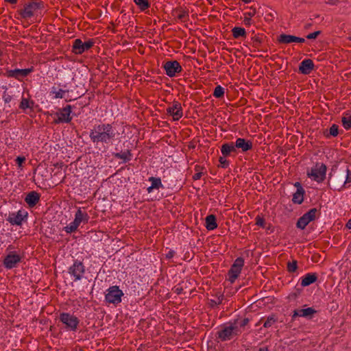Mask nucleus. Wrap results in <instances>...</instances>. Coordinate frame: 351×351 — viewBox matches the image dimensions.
Listing matches in <instances>:
<instances>
[{"instance_id": "6e6d98bb", "label": "nucleus", "mask_w": 351, "mask_h": 351, "mask_svg": "<svg viewBox=\"0 0 351 351\" xmlns=\"http://www.w3.org/2000/svg\"><path fill=\"white\" fill-rule=\"evenodd\" d=\"M249 322V319L247 318H245L243 321H242V323L241 324V326H245V325H247Z\"/></svg>"}, {"instance_id": "cd10ccee", "label": "nucleus", "mask_w": 351, "mask_h": 351, "mask_svg": "<svg viewBox=\"0 0 351 351\" xmlns=\"http://www.w3.org/2000/svg\"><path fill=\"white\" fill-rule=\"evenodd\" d=\"M305 191H296L295 193H293L292 197V202L293 204H301L304 201Z\"/></svg>"}, {"instance_id": "f3484780", "label": "nucleus", "mask_w": 351, "mask_h": 351, "mask_svg": "<svg viewBox=\"0 0 351 351\" xmlns=\"http://www.w3.org/2000/svg\"><path fill=\"white\" fill-rule=\"evenodd\" d=\"M21 261V256L16 252H11L4 258L3 264L6 269H11L15 267Z\"/></svg>"}, {"instance_id": "f8f14e48", "label": "nucleus", "mask_w": 351, "mask_h": 351, "mask_svg": "<svg viewBox=\"0 0 351 351\" xmlns=\"http://www.w3.org/2000/svg\"><path fill=\"white\" fill-rule=\"evenodd\" d=\"M317 213V210L315 208L310 209L298 219L296 223V227L304 230L310 222L315 219Z\"/></svg>"}, {"instance_id": "8fccbe9b", "label": "nucleus", "mask_w": 351, "mask_h": 351, "mask_svg": "<svg viewBox=\"0 0 351 351\" xmlns=\"http://www.w3.org/2000/svg\"><path fill=\"white\" fill-rule=\"evenodd\" d=\"M321 34V31H315L314 32L310 33L306 36L307 39H315L319 34Z\"/></svg>"}, {"instance_id": "bb28decb", "label": "nucleus", "mask_w": 351, "mask_h": 351, "mask_svg": "<svg viewBox=\"0 0 351 351\" xmlns=\"http://www.w3.org/2000/svg\"><path fill=\"white\" fill-rule=\"evenodd\" d=\"M232 34L234 38H239L240 37L246 38L247 34L244 28L241 27H234L232 29Z\"/></svg>"}, {"instance_id": "79ce46f5", "label": "nucleus", "mask_w": 351, "mask_h": 351, "mask_svg": "<svg viewBox=\"0 0 351 351\" xmlns=\"http://www.w3.org/2000/svg\"><path fill=\"white\" fill-rule=\"evenodd\" d=\"M252 45L256 48H258L262 43L263 39L258 35H255L252 38Z\"/></svg>"}, {"instance_id": "4c0bfd02", "label": "nucleus", "mask_w": 351, "mask_h": 351, "mask_svg": "<svg viewBox=\"0 0 351 351\" xmlns=\"http://www.w3.org/2000/svg\"><path fill=\"white\" fill-rule=\"evenodd\" d=\"M79 226H80L76 223V221L73 220V221L65 226L64 230L66 233H72L75 232Z\"/></svg>"}, {"instance_id": "58836bf2", "label": "nucleus", "mask_w": 351, "mask_h": 351, "mask_svg": "<svg viewBox=\"0 0 351 351\" xmlns=\"http://www.w3.org/2000/svg\"><path fill=\"white\" fill-rule=\"evenodd\" d=\"M339 134V126L336 124H332L329 129V134H325L326 138H329L330 136H337Z\"/></svg>"}, {"instance_id": "c85d7f7f", "label": "nucleus", "mask_w": 351, "mask_h": 351, "mask_svg": "<svg viewBox=\"0 0 351 351\" xmlns=\"http://www.w3.org/2000/svg\"><path fill=\"white\" fill-rule=\"evenodd\" d=\"M115 158L123 160L125 162L130 161L132 159L131 151L128 149L125 152L116 153Z\"/></svg>"}, {"instance_id": "7c9ffc66", "label": "nucleus", "mask_w": 351, "mask_h": 351, "mask_svg": "<svg viewBox=\"0 0 351 351\" xmlns=\"http://www.w3.org/2000/svg\"><path fill=\"white\" fill-rule=\"evenodd\" d=\"M204 169V167L203 166L199 165H196L194 168L195 173L192 177L193 180H199L204 174V172H203Z\"/></svg>"}, {"instance_id": "dca6fc26", "label": "nucleus", "mask_w": 351, "mask_h": 351, "mask_svg": "<svg viewBox=\"0 0 351 351\" xmlns=\"http://www.w3.org/2000/svg\"><path fill=\"white\" fill-rule=\"evenodd\" d=\"M27 212L24 210L10 213L7 221L12 225L21 226L24 219L27 217Z\"/></svg>"}, {"instance_id": "6ab92c4d", "label": "nucleus", "mask_w": 351, "mask_h": 351, "mask_svg": "<svg viewBox=\"0 0 351 351\" xmlns=\"http://www.w3.org/2000/svg\"><path fill=\"white\" fill-rule=\"evenodd\" d=\"M40 194L34 191L28 193L25 197V202L29 208L34 207L40 201Z\"/></svg>"}, {"instance_id": "b1692460", "label": "nucleus", "mask_w": 351, "mask_h": 351, "mask_svg": "<svg viewBox=\"0 0 351 351\" xmlns=\"http://www.w3.org/2000/svg\"><path fill=\"white\" fill-rule=\"evenodd\" d=\"M206 228L208 230H213L217 228L216 217L214 215H209L205 219Z\"/></svg>"}, {"instance_id": "2f4dec72", "label": "nucleus", "mask_w": 351, "mask_h": 351, "mask_svg": "<svg viewBox=\"0 0 351 351\" xmlns=\"http://www.w3.org/2000/svg\"><path fill=\"white\" fill-rule=\"evenodd\" d=\"M148 180L152 182V187H154L155 189L164 188V186L162 184L161 179L160 178L149 177Z\"/></svg>"}, {"instance_id": "13d9d810", "label": "nucleus", "mask_w": 351, "mask_h": 351, "mask_svg": "<svg viewBox=\"0 0 351 351\" xmlns=\"http://www.w3.org/2000/svg\"><path fill=\"white\" fill-rule=\"evenodd\" d=\"M346 227L350 230L351 229V218L348 221V222L346 224Z\"/></svg>"}, {"instance_id": "c9c22d12", "label": "nucleus", "mask_w": 351, "mask_h": 351, "mask_svg": "<svg viewBox=\"0 0 351 351\" xmlns=\"http://www.w3.org/2000/svg\"><path fill=\"white\" fill-rule=\"evenodd\" d=\"M278 319L275 314L270 315L263 324L264 328H269L277 322Z\"/></svg>"}, {"instance_id": "473e14b6", "label": "nucleus", "mask_w": 351, "mask_h": 351, "mask_svg": "<svg viewBox=\"0 0 351 351\" xmlns=\"http://www.w3.org/2000/svg\"><path fill=\"white\" fill-rule=\"evenodd\" d=\"M293 35L282 34L278 38V41L282 44H289L293 43Z\"/></svg>"}, {"instance_id": "ea45409f", "label": "nucleus", "mask_w": 351, "mask_h": 351, "mask_svg": "<svg viewBox=\"0 0 351 351\" xmlns=\"http://www.w3.org/2000/svg\"><path fill=\"white\" fill-rule=\"evenodd\" d=\"M213 95L216 98L223 97L224 95V88L220 85L217 86L214 89Z\"/></svg>"}, {"instance_id": "39448f33", "label": "nucleus", "mask_w": 351, "mask_h": 351, "mask_svg": "<svg viewBox=\"0 0 351 351\" xmlns=\"http://www.w3.org/2000/svg\"><path fill=\"white\" fill-rule=\"evenodd\" d=\"M59 320L64 325V328L66 330L74 332L77 330L80 319L75 315L69 313H61L59 316Z\"/></svg>"}, {"instance_id": "a878e982", "label": "nucleus", "mask_w": 351, "mask_h": 351, "mask_svg": "<svg viewBox=\"0 0 351 351\" xmlns=\"http://www.w3.org/2000/svg\"><path fill=\"white\" fill-rule=\"evenodd\" d=\"M34 102L29 97H25L23 95H22L21 101L19 105V108L23 110H25L27 108H32L34 106Z\"/></svg>"}, {"instance_id": "e433bc0d", "label": "nucleus", "mask_w": 351, "mask_h": 351, "mask_svg": "<svg viewBox=\"0 0 351 351\" xmlns=\"http://www.w3.org/2000/svg\"><path fill=\"white\" fill-rule=\"evenodd\" d=\"M342 125L346 130L351 128V115L346 114L341 118Z\"/></svg>"}, {"instance_id": "603ef678", "label": "nucleus", "mask_w": 351, "mask_h": 351, "mask_svg": "<svg viewBox=\"0 0 351 351\" xmlns=\"http://www.w3.org/2000/svg\"><path fill=\"white\" fill-rule=\"evenodd\" d=\"M339 0H325V3L326 4L332 5H336L339 3Z\"/></svg>"}, {"instance_id": "423d86ee", "label": "nucleus", "mask_w": 351, "mask_h": 351, "mask_svg": "<svg viewBox=\"0 0 351 351\" xmlns=\"http://www.w3.org/2000/svg\"><path fill=\"white\" fill-rule=\"evenodd\" d=\"M243 266L244 259L242 257L237 258L228 272V281H230L231 284L234 283L238 278Z\"/></svg>"}, {"instance_id": "09e8293b", "label": "nucleus", "mask_w": 351, "mask_h": 351, "mask_svg": "<svg viewBox=\"0 0 351 351\" xmlns=\"http://www.w3.org/2000/svg\"><path fill=\"white\" fill-rule=\"evenodd\" d=\"M350 182H351V171L350 170L349 167H347L346 178V180L343 183V186L346 187V185Z\"/></svg>"}, {"instance_id": "20e7f679", "label": "nucleus", "mask_w": 351, "mask_h": 351, "mask_svg": "<svg viewBox=\"0 0 351 351\" xmlns=\"http://www.w3.org/2000/svg\"><path fill=\"white\" fill-rule=\"evenodd\" d=\"M68 272L73 278V280L76 282L83 278L86 272V267L82 261L75 259L68 268Z\"/></svg>"}, {"instance_id": "2eb2a0df", "label": "nucleus", "mask_w": 351, "mask_h": 351, "mask_svg": "<svg viewBox=\"0 0 351 351\" xmlns=\"http://www.w3.org/2000/svg\"><path fill=\"white\" fill-rule=\"evenodd\" d=\"M167 113L172 116L173 121L180 120L183 116V110L178 101H173L172 104L167 108Z\"/></svg>"}, {"instance_id": "c756f323", "label": "nucleus", "mask_w": 351, "mask_h": 351, "mask_svg": "<svg viewBox=\"0 0 351 351\" xmlns=\"http://www.w3.org/2000/svg\"><path fill=\"white\" fill-rule=\"evenodd\" d=\"M66 92L68 91L62 89L56 90V88L53 86L50 91V95H52L53 99H62L64 97V95Z\"/></svg>"}, {"instance_id": "de8ad7c7", "label": "nucleus", "mask_w": 351, "mask_h": 351, "mask_svg": "<svg viewBox=\"0 0 351 351\" xmlns=\"http://www.w3.org/2000/svg\"><path fill=\"white\" fill-rule=\"evenodd\" d=\"M2 97H3V100L5 104L10 103L12 100V99H13L12 96L10 95L6 91L3 92Z\"/></svg>"}, {"instance_id": "a19ab883", "label": "nucleus", "mask_w": 351, "mask_h": 351, "mask_svg": "<svg viewBox=\"0 0 351 351\" xmlns=\"http://www.w3.org/2000/svg\"><path fill=\"white\" fill-rule=\"evenodd\" d=\"M287 271L289 272L293 273L295 272L298 269V262L297 261L294 260L292 262H289L287 263Z\"/></svg>"}, {"instance_id": "393cba45", "label": "nucleus", "mask_w": 351, "mask_h": 351, "mask_svg": "<svg viewBox=\"0 0 351 351\" xmlns=\"http://www.w3.org/2000/svg\"><path fill=\"white\" fill-rule=\"evenodd\" d=\"M236 152V147L233 143H224L221 147V152L224 157L228 156L231 152Z\"/></svg>"}, {"instance_id": "052dcab7", "label": "nucleus", "mask_w": 351, "mask_h": 351, "mask_svg": "<svg viewBox=\"0 0 351 351\" xmlns=\"http://www.w3.org/2000/svg\"><path fill=\"white\" fill-rule=\"evenodd\" d=\"M155 189L154 187H152V185H151L150 186H149L147 189V191L150 193L151 192L153 191V190Z\"/></svg>"}, {"instance_id": "6e6552de", "label": "nucleus", "mask_w": 351, "mask_h": 351, "mask_svg": "<svg viewBox=\"0 0 351 351\" xmlns=\"http://www.w3.org/2000/svg\"><path fill=\"white\" fill-rule=\"evenodd\" d=\"M238 327L236 323H230L228 326L226 325L223 328L217 332V338L222 341L230 340L234 335H238Z\"/></svg>"}, {"instance_id": "bf43d9fd", "label": "nucleus", "mask_w": 351, "mask_h": 351, "mask_svg": "<svg viewBox=\"0 0 351 351\" xmlns=\"http://www.w3.org/2000/svg\"><path fill=\"white\" fill-rule=\"evenodd\" d=\"M258 351H269V349H268L267 346H263V347H261L258 349Z\"/></svg>"}, {"instance_id": "a211bd4d", "label": "nucleus", "mask_w": 351, "mask_h": 351, "mask_svg": "<svg viewBox=\"0 0 351 351\" xmlns=\"http://www.w3.org/2000/svg\"><path fill=\"white\" fill-rule=\"evenodd\" d=\"M315 313H316V311L312 307L295 309L293 311L291 319L294 321L297 317H311Z\"/></svg>"}, {"instance_id": "9d476101", "label": "nucleus", "mask_w": 351, "mask_h": 351, "mask_svg": "<svg viewBox=\"0 0 351 351\" xmlns=\"http://www.w3.org/2000/svg\"><path fill=\"white\" fill-rule=\"evenodd\" d=\"M95 44L93 39L83 43L81 39L77 38L73 43L72 52L75 54L80 55L84 51L90 49Z\"/></svg>"}, {"instance_id": "f03ea898", "label": "nucleus", "mask_w": 351, "mask_h": 351, "mask_svg": "<svg viewBox=\"0 0 351 351\" xmlns=\"http://www.w3.org/2000/svg\"><path fill=\"white\" fill-rule=\"evenodd\" d=\"M44 8L43 1H36L31 0L25 3L23 8L18 10L19 14L23 19H30L32 17L35 12L38 10H42Z\"/></svg>"}, {"instance_id": "72a5a7b5", "label": "nucleus", "mask_w": 351, "mask_h": 351, "mask_svg": "<svg viewBox=\"0 0 351 351\" xmlns=\"http://www.w3.org/2000/svg\"><path fill=\"white\" fill-rule=\"evenodd\" d=\"M256 13L255 10L252 12H245L243 14V23L245 26H250L252 25V17L254 16Z\"/></svg>"}, {"instance_id": "4d7b16f0", "label": "nucleus", "mask_w": 351, "mask_h": 351, "mask_svg": "<svg viewBox=\"0 0 351 351\" xmlns=\"http://www.w3.org/2000/svg\"><path fill=\"white\" fill-rule=\"evenodd\" d=\"M19 0H4L5 2L9 3L10 4H16Z\"/></svg>"}, {"instance_id": "680f3d73", "label": "nucleus", "mask_w": 351, "mask_h": 351, "mask_svg": "<svg viewBox=\"0 0 351 351\" xmlns=\"http://www.w3.org/2000/svg\"><path fill=\"white\" fill-rule=\"evenodd\" d=\"M305 42V39L304 38L298 37V43H303Z\"/></svg>"}, {"instance_id": "f704fd0d", "label": "nucleus", "mask_w": 351, "mask_h": 351, "mask_svg": "<svg viewBox=\"0 0 351 351\" xmlns=\"http://www.w3.org/2000/svg\"><path fill=\"white\" fill-rule=\"evenodd\" d=\"M134 2L141 11H144L150 7L148 0H134Z\"/></svg>"}, {"instance_id": "c03bdc74", "label": "nucleus", "mask_w": 351, "mask_h": 351, "mask_svg": "<svg viewBox=\"0 0 351 351\" xmlns=\"http://www.w3.org/2000/svg\"><path fill=\"white\" fill-rule=\"evenodd\" d=\"M219 167L223 168V169L228 168L230 165L229 161L228 160H226V157H224L223 156L219 157Z\"/></svg>"}, {"instance_id": "7ed1b4c3", "label": "nucleus", "mask_w": 351, "mask_h": 351, "mask_svg": "<svg viewBox=\"0 0 351 351\" xmlns=\"http://www.w3.org/2000/svg\"><path fill=\"white\" fill-rule=\"evenodd\" d=\"M123 295V292L119 286H111L106 290L105 301L106 303L117 305L121 302Z\"/></svg>"}, {"instance_id": "1a4fd4ad", "label": "nucleus", "mask_w": 351, "mask_h": 351, "mask_svg": "<svg viewBox=\"0 0 351 351\" xmlns=\"http://www.w3.org/2000/svg\"><path fill=\"white\" fill-rule=\"evenodd\" d=\"M73 106L66 105L65 107L59 109L56 112L57 119H54V124L69 123L71 121L73 117L71 115Z\"/></svg>"}, {"instance_id": "5701e85b", "label": "nucleus", "mask_w": 351, "mask_h": 351, "mask_svg": "<svg viewBox=\"0 0 351 351\" xmlns=\"http://www.w3.org/2000/svg\"><path fill=\"white\" fill-rule=\"evenodd\" d=\"M89 216L86 212H82L81 208H79L75 215L74 220L80 226L82 222L88 223Z\"/></svg>"}, {"instance_id": "a18cd8bd", "label": "nucleus", "mask_w": 351, "mask_h": 351, "mask_svg": "<svg viewBox=\"0 0 351 351\" xmlns=\"http://www.w3.org/2000/svg\"><path fill=\"white\" fill-rule=\"evenodd\" d=\"M255 221H256V225H257L261 228H265V220L263 216L257 215L255 218Z\"/></svg>"}, {"instance_id": "aec40b11", "label": "nucleus", "mask_w": 351, "mask_h": 351, "mask_svg": "<svg viewBox=\"0 0 351 351\" xmlns=\"http://www.w3.org/2000/svg\"><path fill=\"white\" fill-rule=\"evenodd\" d=\"M235 147L236 148L241 149L242 152H245L252 149L253 143L250 140L238 138L235 141Z\"/></svg>"}, {"instance_id": "9b49d317", "label": "nucleus", "mask_w": 351, "mask_h": 351, "mask_svg": "<svg viewBox=\"0 0 351 351\" xmlns=\"http://www.w3.org/2000/svg\"><path fill=\"white\" fill-rule=\"evenodd\" d=\"M165 73L170 77H173L182 71V67L177 60L167 61L163 64Z\"/></svg>"}, {"instance_id": "4468645a", "label": "nucleus", "mask_w": 351, "mask_h": 351, "mask_svg": "<svg viewBox=\"0 0 351 351\" xmlns=\"http://www.w3.org/2000/svg\"><path fill=\"white\" fill-rule=\"evenodd\" d=\"M34 71V66H31L29 68L20 69H11L7 70L5 72V75L8 77L15 78L19 81H22L23 79L27 77L29 74Z\"/></svg>"}, {"instance_id": "0e129e2a", "label": "nucleus", "mask_w": 351, "mask_h": 351, "mask_svg": "<svg viewBox=\"0 0 351 351\" xmlns=\"http://www.w3.org/2000/svg\"><path fill=\"white\" fill-rule=\"evenodd\" d=\"M243 2H244L245 3H249L251 2L252 0H241Z\"/></svg>"}, {"instance_id": "e2e57ef3", "label": "nucleus", "mask_w": 351, "mask_h": 351, "mask_svg": "<svg viewBox=\"0 0 351 351\" xmlns=\"http://www.w3.org/2000/svg\"><path fill=\"white\" fill-rule=\"evenodd\" d=\"M293 43H298V37L295 36H293Z\"/></svg>"}, {"instance_id": "69168bd1", "label": "nucleus", "mask_w": 351, "mask_h": 351, "mask_svg": "<svg viewBox=\"0 0 351 351\" xmlns=\"http://www.w3.org/2000/svg\"><path fill=\"white\" fill-rule=\"evenodd\" d=\"M347 40H349V41H351V35L349 36L348 38H347Z\"/></svg>"}, {"instance_id": "4be33fe9", "label": "nucleus", "mask_w": 351, "mask_h": 351, "mask_svg": "<svg viewBox=\"0 0 351 351\" xmlns=\"http://www.w3.org/2000/svg\"><path fill=\"white\" fill-rule=\"evenodd\" d=\"M300 285L302 287H307L317 280V274L316 273H308L300 278Z\"/></svg>"}, {"instance_id": "ddd939ff", "label": "nucleus", "mask_w": 351, "mask_h": 351, "mask_svg": "<svg viewBox=\"0 0 351 351\" xmlns=\"http://www.w3.org/2000/svg\"><path fill=\"white\" fill-rule=\"evenodd\" d=\"M171 15L177 22L186 23L189 21V11L186 7L178 6L173 8Z\"/></svg>"}, {"instance_id": "5fc2aeb1", "label": "nucleus", "mask_w": 351, "mask_h": 351, "mask_svg": "<svg viewBox=\"0 0 351 351\" xmlns=\"http://www.w3.org/2000/svg\"><path fill=\"white\" fill-rule=\"evenodd\" d=\"M294 186H295V187H297V191H299V190H300H300H301V191H304V189H303L302 186L301 185V184H300V182H295V183L294 184Z\"/></svg>"}, {"instance_id": "864d4df0", "label": "nucleus", "mask_w": 351, "mask_h": 351, "mask_svg": "<svg viewBox=\"0 0 351 351\" xmlns=\"http://www.w3.org/2000/svg\"><path fill=\"white\" fill-rule=\"evenodd\" d=\"M175 254V252L173 250H169L167 254H166V258L170 259L173 257Z\"/></svg>"}, {"instance_id": "37998d69", "label": "nucleus", "mask_w": 351, "mask_h": 351, "mask_svg": "<svg viewBox=\"0 0 351 351\" xmlns=\"http://www.w3.org/2000/svg\"><path fill=\"white\" fill-rule=\"evenodd\" d=\"M223 300V295L220 294L216 300H210V305L212 307L217 306L222 303Z\"/></svg>"}, {"instance_id": "49530a36", "label": "nucleus", "mask_w": 351, "mask_h": 351, "mask_svg": "<svg viewBox=\"0 0 351 351\" xmlns=\"http://www.w3.org/2000/svg\"><path fill=\"white\" fill-rule=\"evenodd\" d=\"M25 160H26V158L25 156H18L15 159V162L17 164L19 169H23V163L25 162Z\"/></svg>"}, {"instance_id": "412c9836", "label": "nucleus", "mask_w": 351, "mask_h": 351, "mask_svg": "<svg viewBox=\"0 0 351 351\" xmlns=\"http://www.w3.org/2000/svg\"><path fill=\"white\" fill-rule=\"evenodd\" d=\"M314 63L311 59H305L299 66V71L304 75L309 74L314 69Z\"/></svg>"}, {"instance_id": "0eeeda50", "label": "nucleus", "mask_w": 351, "mask_h": 351, "mask_svg": "<svg viewBox=\"0 0 351 351\" xmlns=\"http://www.w3.org/2000/svg\"><path fill=\"white\" fill-rule=\"evenodd\" d=\"M326 166L324 164L317 162L311 168V171L307 173V175L315 181L320 183L326 178Z\"/></svg>"}, {"instance_id": "3c124183", "label": "nucleus", "mask_w": 351, "mask_h": 351, "mask_svg": "<svg viewBox=\"0 0 351 351\" xmlns=\"http://www.w3.org/2000/svg\"><path fill=\"white\" fill-rule=\"evenodd\" d=\"M173 291L174 293H176V294L178 295H180L183 292V288L182 286H180V285L174 287L173 288Z\"/></svg>"}, {"instance_id": "f257e3e1", "label": "nucleus", "mask_w": 351, "mask_h": 351, "mask_svg": "<svg viewBox=\"0 0 351 351\" xmlns=\"http://www.w3.org/2000/svg\"><path fill=\"white\" fill-rule=\"evenodd\" d=\"M118 133L112 123H99L93 125L89 133V138L95 145H111L115 141Z\"/></svg>"}]
</instances>
